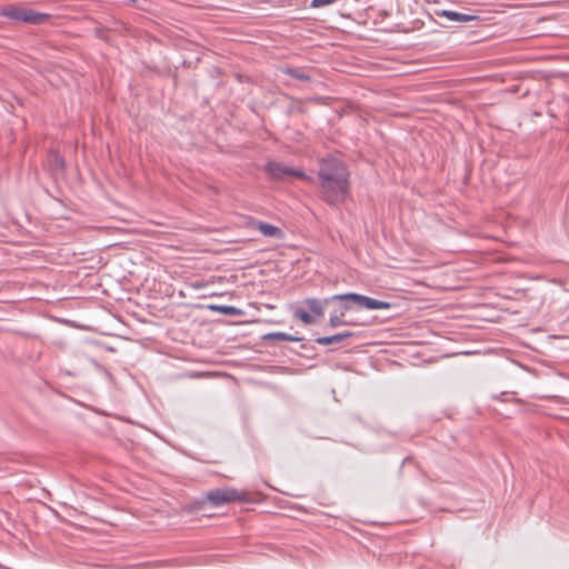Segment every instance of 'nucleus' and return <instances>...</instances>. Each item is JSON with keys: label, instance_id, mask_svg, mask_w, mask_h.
Instances as JSON below:
<instances>
[{"label": "nucleus", "instance_id": "12", "mask_svg": "<svg viewBox=\"0 0 569 569\" xmlns=\"http://www.w3.org/2000/svg\"><path fill=\"white\" fill-rule=\"evenodd\" d=\"M263 340L302 341V337L292 336L286 332H269L262 337Z\"/></svg>", "mask_w": 569, "mask_h": 569}, {"label": "nucleus", "instance_id": "15", "mask_svg": "<svg viewBox=\"0 0 569 569\" xmlns=\"http://www.w3.org/2000/svg\"><path fill=\"white\" fill-rule=\"evenodd\" d=\"M315 341H316V343L321 345V346H329V345H335V343L341 342L338 333L332 335V336L318 337V338H316Z\"/></svg>", "mask_w": 569, "mask_h": 569}, {"label": "nucleus", "instance_id": "23", "mask_svg": "<svg viewBox=\"0 0 569 569\" xmlns=\"http://www.w3.org/2000/svg\"><path fill=\"white\" fill-rule=\"evenodd\" d=\"M409 460H410V458H409V457H406V458L402 460L401 466H403V465H405L407 461H409Z\"/></svg>", "mask_w": 569, "mask_h": 569}, {"label": "nucleus", "instance_id": "25", "mask_svg": "<svg viewBox=\"0 0 569 569\" xmlns=\"http://www.w3.org/2000/svg\"><path fill=\"white\" fill-rule=\"evenodd\" d=\"M183 511H186V512H188V513H190V512H191V510H190V509H187V508H186V509H183Z\"/></svg>", "mask_w": 569, "mask_h": 569}, {"label": "nucleus", "instance_id": "19", "mask_svg": "<svg viewBox=\"0 0 569 569\" xmlns=\"http://www.w3.org/2000/svg\"><path fill=\"white\" fill-rule=\"evenodd\" d=\"M200 373L193 372V371H184L180 372V378H196L199 377Z\"/></svg>", "mask_w": 569, "mask_h": 569}, {"label": "nucleus", "instance_id": "3", "mask_svg": "<svg viewBox=\"0 0 569 569\" xmlns=\"http://www.w3.org/2000/svg\"><path fill=\"white\" fill-rule=\"evenodd\" d=\"M207 499L213 507H220L226 503L231 502H243V503H250L254 502L256 500L252 499L248 492L246 491H239L234 488H217L213 490H210L207 493Z\"/></svg>", "mask_w": 569, "mask_h": 569}, {"label": "nucleus", "instance_id": "5", "mask_svg": "<svg viewBox=\"0 0 569 569\" xmlns=\"http://www.w3.org/2000/svg\"><path fill=\"white\" fill-rule=\"evenodd\" d=\"M343 298L355 303L358 309L367 310H388L391 308V303L383 300H378L368 296H363L356 292H346Z\"/></svg>", "mask_w": 569, "mask_h": 569}, {"label": "nucleus", "instance_id": "6", "mask_svg": "<svg viewBox=\"0 0 569 569\" xmlns=\"http://www.w3.org/2000/svg\"><path fill=\"white\" fill-rule=\"evenodd\" d=\"M438 17L447 18L450 21L458 23H467L478 20L479 17L469 13H462L453 10H440L436 12Z\"/></svg>", "mask_w": 569, "mask_h": 569}, {"label": "nucleus", "instance_id": "11", "mask_svg": "<svg viewBox=\"0 0 569 569\" xmlns=\"http://www.w3.org/2000/svg\"><path fill=\"white\" fill-rule=\"evenodd\" d=\"M281 72L300 81H309L311 79L310 74L301 68L284 67L281 69Z\"/></svg>", "mask_w": 569, "mask_h": 569}, {"label": "nucleus", "instance_id": "4", "mask_svg": "<svg viewBox=\"0 0 569 569\" xmlns=\"http://www.w3.org/2000/svg\"><path fill=\"white\" fill-rule=\"evenodd\" d=\"M264 171L271 180L281 181L286 177H296L300 180H310L301 169L288 167L282 162L268 161L264 166Z\"/></svg>", "mask_w": 569, "mask_h": 569}, {"label": "nucleus", "instance_id": "14", "mask_svg": "<svg viewBox=\"0 0 569 569\" xmlns=\"http://www.w3.org/2000/svg\"><path fill=\"white\" fill-rule=\"evenodd\" d=\"M295 317L302 321L305 325H312L315 322L313 316L305 309H297L295 311Z\"/></svg>", "mask_w": 569, "mask_h": 569}, {"label": "nucleus", "instance_id": "13", "mask_svg": "<svg viewBox=\"0 0 569 569\" xmlns=\"http://www.w3.org/2000/svg\"><path fill=\"white\" fill-rule=\"evenodd\" d=\"M352 325H355V323L351 321L345 320V317H342V312H338L337 310H333L330 313L329 326L331 328H338L341 326H352Z\"/></svg>", "mask_w": 569, "mask_h": 569}, {"label": "nucleus", "instance_id": "24", "mask_svg": "<svg viewBox=\"0 0 569 569\" xmlns=\"http://www.w3.org/2000/svg\"><path fill=\"white\" fill-rule=\"evenodd\" d=\"M173 81H174V83H177V81H178L177 76H173Z\"/></svg>", "mask_w": 569, "mask_h": 569}, {"label": "nucleus", "instance_id": "2", "mask_svg": "<svg viewBox=\"0 0 569 569\" xmlns=\"http://www.w3.org/2000/svg\"><path fill=\"white\" fill-rule=\"evenodd\" d=\"M0 17L31 26H41L51 20L49 13L39 12L18 3L7 4L0 8Z\"/></svg>", "mask_w": 569, "mask_h": 569}, {"label": "nucleus", "instance_id": "18", "mask_svg": "<svg viewBox=\"0 0 569 569\" xmlns=\"http://www.w3.org/2000/svg\"><path fill=\"white\" fill-rule=\"evenodd\" d=\"M339 338H340V341H343L348 338H352L355 337V332H351V331H345V332H339L338 333Z\"/></svg>", "mask_w": 569, "mask_h": 569}, {"label": "nucleus", "instance_id": "16", "mask_svg": "<svg viewBox=\"0 0 569 569\" xmlns=\"http://www.w3.org/2000/svg\"><path fill=\"white\" fill-rule=\"evenodd\" d=\"M214 309L221 311L223 315H227V316H239L241 315V310L233 307V306H220V307H214Z\"/></svg>", "mask_w": 569, "mask_h": 569}, {"label": "nucleus", "instance_id": "10", "mask_svg": "<svg viewBox=\"0 0 569 569\" xmlns=\"http://www.w3.org/2000/svg\"><path fill=\"white\" fill-rule=\"evenodd\" d=\"M303 303L309 308L313 316L322 317L325 315V306L327 303H325L323 300L317 298H306Z\"/></svg>", "mask_w": 569, "mask_h": 569}, {"label": "nucleus", "instance_id": "17", "mask_svg": "<svg viewBox=\"0 0 569 569\" xmlns=\"http://www.w3.org/2000/svg\"><path fill=\"white\" fill-rule=\"evenodd\" d=\"M305 113L306 108L301 103L292 104L288 108V113Z\"/></svg>", "mask_w": 569, "mask_h": 569}, {"label": "nucleus", "instance_id": "8", "mask_svg": "<svg viewBox=\"0 0 569 569\" xmlns=\"http://www.w3.org/2000/svg\"><path fill=\"white\" fill-rule=\"evenodd\" d=\"M49 169L53 176L63 174L66 169L64 159L57 152L50 151L48 156Z\"/></svg>", "mask_w": 569, "mask_h": 569}, {"label": "nucleus", "instance_id": "21", "mask_svg": "<svg viewBox=\"0 0 569 569\" xmlns=\"http://www.w3.org/2000/svg\"><path fill=\"white\" fill-rule=\"evenodd\" d=\"M190 6L189 4H186L183 3L181 0H180V9L181 8H184V9H188ZM182 14V11L180 10V16Z\"/></svg>", "mask_w": 569, "mask_h": 569}, {"label": "nucleus", "instance_id": "1", "mask_svg": "<svg viewBox=\"0 0 569 569\" xmlns=\"http://www.w3.org/2000/svg\"><path fill=\"white\" fill-rule=\"evenodd\" d=\"M322 199L329 206L343 203L350 190V172L347 164L337 157L320 159L317 172Z\"/></svg>", "mask_w": 569, "mask_h": 569}, {"label": "nucleus", "instance_id": "9", "mask_svg": "<svg viewBox=\"0 0 569 569\" xmlns=\"http://www.w3.org/2000/svg\"><path fill=\"white\" fill-rule=\"evenodd\" d=\"M345 293L333 295L331 297L325 298V303H332V302H339V308L336 309L338 312H342V317L346 316V312L349 310H352L355 307V303L346 300L343 298Z\"/></svg>", "mask_w": 569, "mask_h": 569}, {"label": "nucleus", "instance_id": "22", "mask_svg": "<svg viewBox=\"0 0 569 569\" xmlns=\"http://www.w3.org/2000/svg\"><path fill=\"white\" fill-rule=\"evenodd\" d=\"M191 64V62L187 61L186 59L182 60V66L184 67H189Z\"/></svg>", "mask_w": 569, "mask_h": 569}, {"label": "nucleus", "instance_id": "20", "mask_svg": "<svg viewBox=\"0 0 569 569\" xmlns=\"http://www.w3.org/2000/svg\"><path fill=\"white\" fill-rule=\"evenodd\" d=\"M187 44H190V42L187 40H182V36L180 34V44H179L180 50L186 49Z\"/></svg>", "mask_w": 569, "mask_h": 569}, {"label": "nucleus", "instance_id": "7", "mask_svg": "<svg viewBox=\"0 0 569 569\" xmlns=\"http://www.w3.org/2000/svg\"><path fill=\"white\" fill-rule=\"evenodd\" d=\"M252 227L259 230L264 237L281 239L283 231L273 224L264 221H253Z\"/></svg>", "mask_w": 569, "mask_h": 569}, {"label": "nucleus", "instance_id": "26", "mask_svg": "<svg viewBox=\"0 0 569 569\" xmlns=\"http://www.w3.org/2000/svg\"><path fill=\"white\" fill-rule=\"evenodd\" d=\"M2 568H3V567H2V565L0 563V569H2Z\"/></svg>", "mask_w": 569, "mask_h": 569}]
</instances>
